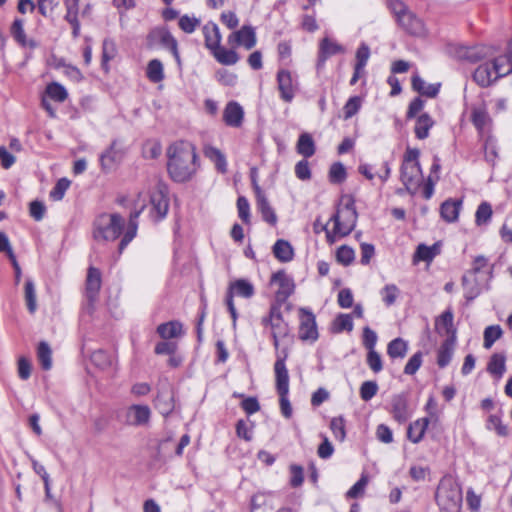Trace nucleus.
<instances>
[{"label":"nucleus","instance_id":"nucleus-1","mask_svg":"<svg viewBox=\"0 0 512 512\" xmlns=\"http://www.w3.org/2000/svg\"><path fill=\"white\" fill-rule=\"evenodd\" d=\"M167 172L176 183H185L193 179L200 168V159L196 147L188 141H176L166 151Z\"/></svg>","mask_w":512,"mask_h":512},{"label":"nucleus","instance_id":"nucleus-2","mask_svg":"<svg viewBox=\"0 0 512 512\" xmlns=\"http://www.w3.org/2000/svg\"><path fill=\"white\" fill-rule=\"evenodd\" d=\"M357 219L354 198L350 195L342 196L336 212L330 218L334 222V233L340 236L349 235L355 228Z\"/></svg>","mask_w":512,"mask_h":512},{"label":"nucleus","instance_id":"nucleus-3","mask_svg":"<svg viewBox=\"0 0 512 512\" xmlns=\"http://www.w3.org/2000/svg\"><path fill=\"white\" fill-rule=\"evenodd\" d=\"M124 223V218L118 213H102L93 222V238L97 241H114L121 235Z\"/></svg>","mask_w":512,"mask_h":512},{"label":"nucleus","instance_id":"nucleus-4","mask_svg":"<svg viewBox=\"0 0 512 512\" xmlns=\"http://www.w3.org/2000/svg\"><path fill=\"white\" fill-rule=\"evenodd\" d=\"M435 498L441 512H461L463 497L458 482H439Z\"/></svg>","mask_w":512,"mask_h":512},{"label":"nucleus","instance_id":"nucleus-5","mask_svg":"<svg viewBox=\"0 0 512 512\" xmlns=\"http://www.w3.org/2000/svg\"><path fill=\"white\" fill-rule=\"evenodd\" d=\"M147 46L149 48H153L156 45L160 44L164 48H167L172 53L176 62L180 65L181 58L178 51V43L174 36L170 33L167 28L164 27H156L152 29L147 35Z\"/></svg>","mask_w":512,"mask_h":512},{"label":"nucleus","instance_id":"nucleus-6","mask_svg":"<svg viewBox=\"0 0 512 512\" xmlns=\"http://www.w3.org/2000/svg\"><path fill=\"white\" fill-rule=\"evenodd\" d=\"M261 324L266 328H271V335H280L285 338L289 334V326L284 321L280 305H271L266 316L262 317Z\"/></svg>","mask_w":512,"mask_h":512},{"label":"nucleus","instance_id":"nucleus-7","mask_svg":"<svg viewBox=\"0 0 512 512\" xmlns=\"http://www.w3.org/2000/svg\"><path fill=\"white\" fill-rule=\"evenodd\" d=\"M102 279L101 272L95 267H89L85 282V297L87 300V310L92 313L94 304L98 300L99 291L101 289Z\"/></svg>","mask_w":512,"mask_h":512},{"label":"nucleus","instance_id":"nucleus-8","mask_svg":"<svg viewBox=\"0 0 512 512\" xmlns=\"http://www.w3.org/2000/svg\"><path fill=\"white\" fill-rule=\"evenodd\" d=\"M423 179L420 164H402L400 169V180L405 186V190L414 195Z\"/></svg>","mask_w":512,"mask_h":512},{"label":"nucleus","instance_id":"nucleus-9","mask_svg":"<svg viewBox=\"0 0 512 512\" xmlns=\"http://www.w3.org/2000/svg\"><path fill=\"white\" fill-rule=\"evenodd\" d=\"M276 79L280 98L286 103L292 102L298 87L297 77L293 76L289 70L280 69Z\"/></svg>","mask_w":512,"mask_h":512},{"label":"nucleus","instance_id":"nucleus-10","mask_svg":"<svg viewBox=\"0 0 512 512\" xmlns=\"http://www.w3.org/2000/svg\"><path fill=\"white\" fill-rule=\"evenodd\" d=\"M299 339L315 342L318 339V329L315 315L306 308H300Z\"/></svg>","mask_w":512,"mask_h":512},{"label":"nucleus","instance_id":"nucleus-11","mask_svg":"<svg viewBox=\"0 0 512 512\" xmlns=\"http://www.w3.org/2000/svg\"><path fill=\"white\" fill-rule=\"evenodd\" d=\"M256 42V32L251 25H244L228 36V44L232 47L243 46L246 50H251L255 47Z\"/></svg>","mask_w":512,"mask_h":512},{"label":"nucleus","instance_id":"nucleus-12","mask_svg":"<svg viewBox=\"0 0 512 512\" xmlns=\"http://www.w3.org/2000/svg\"><path fill=\"white\" fill-rule=\"evenodd\" d=\"M389 412L395 421L403 424L411 417L409 409L408 396L406 393L395 394L390 400Z\"/></svg>","mask_w":512,"mask_h":512},{"label":"nucleus","instance_id":"nucleus-13","mask_svg":"<svg viewBox=\"0 0 512 512\" xmlns=\"http://www.w3.org/2000/svg\"><path fill=\"white\" fill-rule=\"evenodd\" d=\"M276 361L274 364V372L276 378V390L277 393L289 392V374L285 364L288 357L286 350H283L282 355L277 352Z\"/></svg>","mask_w":512,"mask_h":512},{"label":"nucleus","instance_id":"nucleus-14","mask_svg":"<svg viewBox=\"0 0 512 512\" xmlns=\"http://www.w3.org/2000/svg\"><path fill=\"white\" fill-rule=\"evenodd\" d=\"M435 330L439 335H446L445 340H457V328L454 326L451 308H447L435 319Z\"/></svg>","mask_w":512,"mask_h":512},{"label":"nucleus","instance_id":"nucleus-15","mask_svg":"<svg viewBox=\"0 0 512 512\" xmlns=\"http://www.w3.org/2000/svg\"><path fill=\"white\" fill-rule=\"evenodd\" d=\"M253 188L256 195V204L257 208L260 211L262 218L264 221L274 226L277 223V216L275 214L274 209L270 206L269 201L262 189L258 185L254 176H252Z\"/></svg>","mask_w":512,"mask_h":512},{"label":"nucleus","instance_id":"nucleus-16","mask_svg":"<svg viewBox=\"0 0 512 512\" xmlns=\"http://www.w3.org/2000/svg\"><path fill=\"white\" fill-rule=\"evenodd\" d=\"M271 283L278 284L279 289L276 292L278 301H285L294 292V282L283 270L277 271L271 277Z\"/></svg>","mask_w":512,"mask_h":512},{"label":"nucleus","instance_id":"nucleus-17","mask_svg":"<svg viewBox=\"0 0 512 512\" xmlns=\"http://www.w3.org/2000/svg\"><path fill=\"white\" fill-rule=\"evenodd\" d=\"M151 417V410L147 405H131L126 412V422L132 426H143Z\"/></svg>","mask_w":512,"mask_h":512},{"label":"nucleus","instance_id":"nucleus-18","mask_svg":"<svg viewBox=\"0 0 512 512\" xmlns=\"http://www.w3.org/2000/svg\"><path fill=\"white\" fill-rule=\"evenodd\" d=\"M244 120V110L236 101H230L226 104L223 111V121L229 127L239 128Z\"/></svg>","mask_w":512,"mask_h":512},{"label":"nucleus","instance_id":"nucleus-19","mask_svg":"<svg viewBox=\"0 0 512 512\" xmlns=\"http://www.w3.org/2000/svg\"><path fill=\"white\" fill-rule=\"evenodd\" d=\"M10 34L14 41L22 48L35 49L38 43L34 39H28L24 30V20L16 18L10 26Z\"/></svg>","mask_w":512,"mask_h":512},{"label":"nucleus","instance_id":"nucleus-20","mask_svg":"<svg viewBox=\"0 0 512 512\" xmlns=\"http://www.w3.org/2000/svg\"><path fill=\"white\" fill-rule=\"evenodd\" d=\"M397 22L407 33L411 35L423 36L425 34V27L422 20L411 11L402 15Z\"/></svg>","mask_w":512,"mask_h":512},{"label":"nucleus","instance_id":"nucleus-21","mask_svg":"<svg viewBox=\"0 0 512 512\" xmlns=\"http://www.w3.org/2000/svg\"><path fill=\"white\" fill-rule=\"evenodd\" d=\"M455 57L471 63L478 62L486 56L484 47L481 46H458L454 50Z\"/></svg>","mask_w":512,"mask_h":512},{"label":"nucleus","instance_id":"nucleus-22","mask_svg":"<svg viewBox=\"0 0 512 512\" xmlns=\"http://www.w3.org/2000/svg\"><path fill=\"white\" fill-rule=\"evenodd\" d=\"M150 202L152 206L151 214H156L157 221L163 219L167 215L169 209V200L167 196L161 190L155 191L150 196Z\"/></svg>","mask_w":512,"mask_h":512},{"label":"nucleus","instance_id":"nucleus-23","mask_svg":"<svg viewBox=\"0 0 512 512\" xmlns=\"http://www.w3.org/2000/svg\"><path fill=\"white\" fill-rule=\"evenodd\" d=\"M203 35L205 47L212 52L221 45L222 35L218 25L214 22H208L203 26Z\"/></svg>","mask_w":512,"mask_h":512},{"label":"nucleus","instance_id":"nucleus-24","mask_svg":"<svg viewBox=\"0 0 512 512\" xmlns=\"http://www.w3.org/2000/svg\"><path fill=\"white\" fill-rule=\"evenodd\" d=\"M154 405L163 416L170 415L175 408L173 392L171 390L159 391L154 400Z\"/></svg>","mask_w":512,"mask_h":512},{"label":"nucleus","instance_id":"nucleus-25","mask_svg":"<svg viewBox=\"0 0 512 512\" xmlns=\"http://www.w3.org/2000/svg\"><path fill=\"white\" fill-rule=\"evenodd\" d=\"M473 79L479 86L488 87L499 78H496L490 63H483L474 71Z\"/></svg>","mask_w":512,"mask_h":512},{"label":"nucleus","instance_id":"nucleus-26","mask_svg":"<svg viewBox=\"0 0 512 512\" xmlns=\"http://www.w3.org/2000/svg\"><path fill=\"white\" fill-rule=\"evenodd\" d=\"M430 420L427 417L419 418L410 423L407 429V437L413 443H419L429 426Z\"/></svg>","mask_w":512,"mask_h":512},{"label":"nucleus","instance_id":"nucleus-27","mask_svg":"<svg viewBox=\"0 0 512 512\" xmlns=\"http://www.w3.org/2000/svg\"><path fill=\"white\" fill-rule=\"evenodd\" d=\"M157 333L164 340L178 338L184 335L183 325L176 320L168 321L157 327Z\"/></svg>","mask_w":512,"mask_h":512},{"label":"nucleus","instance_id":"nucleus-28","mask_svg":"<svg viewBox=\"0 0 512 512\" xmlns=\"http://www.w3.org/2000/svg\"><path fill=\"white\" fill-rule=\"evenodd\" d=\"M204 156L214 163L217 171L220 173L227 172V160L224 153L211 145H206L203 149Z\"/></svg>","mask_w":512,"mask_h":512},{"label":"nucleus","instance_id":"nucleus-29","mask_svg":"<svg viewBox=\"0 0 512 512\" xmlns=\"http://www.w3.org/2000/svg\"><path fill=\"white\" fill-rule=\"evenodd\" d=\"M457 340H444L437 350V365L445 368L452 360Z\"/></svg>","mask_w":512,"mask_h":512},{"label":"nucleus","instance_id":"nucleus-30","mask_svg":"<svg viewBox=\"0 0 512 512\" xmlns=\"http://www.w3.org/2000/svg\"><path fill=\"white\" fill-rule=\"evenodd\" d=\"M116 142H112L110 147L101 154L100 156V164L102 170L105 172H109L112 170L115 165L121 160V152L115 148Z\"/></svg>","mask_w":512,"mask_h":512},{"label":"nucleus","instance_id":"nucleus-31","mask_svg":"<svg viewBox=\"0 0 512 512\" xmlns=\"http://www.w3.org/2000/svg\"><path fill=\"white\" fill-rule=\"evenodd\" d=\"M411 84L414 91L430 98L436 97L440 89V84H426L418 74L412 76Z\"/></svg>","mask_w":512,"mask_h":512},{"label":"nucleus","instance_id":"nucleus-32","mask_svg":"<svg viewBox=\"0 0 512 512\" xmlns=\"http://www.w3.org/2000/svg\"><path fill=\"white\" fill-rule=\"evenodd\" d=\"M462 286L465 291L464 297L467 300V302L473 301L482 292V288L478 283L476 276L464 274L462 277Z\"/></svg>","mask_w":512,"mask_h":512},{"label":"nucleus","instance_id":"nucleus-33","mask_svg":"<svg viewBox=\"0 0 512 512\" xmlns=\"http://www.w3.org/2000/svg\"><path fill=\"white\" fill-rule=\"evenodd\" d=\"M461 205V200L448 199L444 201L440 207L441 217L449 223L456 221L459 216Z\"/></svg>","mask_w":512,"mask_h":512},{"label":"nucleus","instance_id":"nucleus-34","mask_svg":"<svg viewBox=\"0 0 512 512\" xmlns=\"http://www.w3.org/2000/svg\"><path fill=\"white\" fill-rule=\"evenodd\" d=\"M434 120L428 113H422L416 119V124L414 128L415 136L419 140H424L428 138L429 131L434 125Z\"/></svg>","mask_w":512,"mask_h":512},{"label":"nucleus","instance_id":"nucleus-35","mask_svg":"<svg viewBox=\"0 0 512 512\" xmlns=\"http://www.w3.org/2000/svg\"><path fill=\"white\" fill-rule=\"evenodd\" d=\"M273 254L280 262H289L293 259L294 251L291 244L283 239H278L273 245Z\"/></svg>","mask_w":512,"mask_h":512},{"label":"nucleus","instance_id":"nucleus-36","mask_svg":"<svg viewBox=\"0 0 512 512\" xmlns=\"http://www.w3.org/2000/svg\"><path fill=\"white\" fill-rule=\"evenodd\" d=\"M228 292H232V295H237L243 298H251L255 289L252 283L246 279H238L229 285Z\"/></svg>","mask_w":512,"mask_h":512},{"label":"nucleus","instance_id":"nucleus-37","mask_svg":"<svg viewBox=\"0 0 512 512\" xmlns=\"http://www.w3.org/2000/svg\"><path fill=\"white\" fill-rule=\"evenodd\" d=\"M496 78H501L512 73V59L507 55L496 57L491 63Z\"/></svg>","mask_w":512,"mask_h":512},{"label":"nucleus","instance_id":"nucleus-38","mask_svg":"<svg viewBox=\"0 0 512 512\" xmlns=\"http://www.w3.org/2000/svg\"><path fill=\"white\" fill-rule=\"evenodd\" d=\"M344 52V48L329 38H324L320 43L319 61L325 62L327 58Z\"/></svg>","mask_w":512,"mask_h":512},{"label":"nucleus","instance_id":"nucleus-39","mask_svg":"<svg viewBox=\"0 0 512 512\" xmlns=\"http://www.w3.org/2000/svg\"><path fill=\"white\" fill-rule=\"evenodd\" d=\"M212 55L222 65H234L239 60V55L233 49H226L221 45L213 50Z\"/></svg>","mask_w":512,"mask_h":512},{"label":"nucleus","instance_id":"nucleus-40","mask_svg":"<svg viewBox=\"0 0 512 512\" xmlns=\"http://www.w3.org/2000/svg\"><path fill=\"white\" fill-rule=\"evenodd\" d=\"M296 148L297 152L305 158L312 157L316 150L314 140L308 133H303L299 136Z\"/></svg>","mask_w":512,"mask_h":512},{"label":"nucleus","instance_id":"nucleus-41","mask_svg":"<svg viewBox=\"0 0 512 512\" xmlns=\"http://www.w3.org/2000/svg\"><path fill=\"white\" fill-rule=\"evenodd\" d=\"M408 351V343L402 338H395L387 346V354L390 358H404Z\"/></svg>","mask_w":512,"mask_h":512},{"label":"nucleus","instance_id":"nucleus-42","mask_svg":"<svg viewBox=\"0 0 512 512\" xmlns=\"http://www.w3.org/2000/svg\"><path fill=\"white\" fill-rule=\"evenodd\" d=\"M487 371L497 377H502L506 371V358L502 354H493L488 362Z\"/></svg>","mask_w":512,"mask_h":512},{"label":"nucleus","instance_id":"nucleus-43","mask_svg":"<svg viewBox=\"0 0 512 512\" xmlns=\"http://www.w3.org/2000/svg\"><path fill=\"white\" fill-rule=\"evenodd\" d=\"M116 54H117V47H116L115 41L110 38L104 39L103 43H102V63H101V65L105 71H108V69H109L108 63H109V61H111L115 58Z\"/></svg>","mask_w":512,"mask_h":512},{"label":"nucleus","instance_id":"nucleus-44","mask_svg":"<svg viewBox=\"0 0 512 512\" xmlns=\"http://www.w3.org/2000/svg\"><path fill=\"white\" fill-rule=\"evenodd\" d=\"M24 298L29 313L34 314L37 310V300L35 284L31 279H26L25 281Z\"/></svg>","mask_w":512,"mask_h":512},{"label":"nucleus","instance_id":"nucleus-45","mask_svg":"<svg viewBox=\"0 0 512 512\" xmlns=\"http://www.w3.org/2000/svg\"><path fill=\"white\" fill-rule=\"evenodd\" d=\"M37 357L43 370H50L52 367V351L49 344L41 341L37 348Z\"/></svg>","mask_w":512,"mask_h":512},{"label":"nucleus","instance_id":"nucleus-46","mask_svg":"<svg viewBox=\"0 0 512 512\" xmlns=\"http://www.w3.org/2000/svg\"><path fill=\"white\" fill-rule=\"evenodd\" d=\"M493 210L489 202L483 201L477 207L475 213V223L477 226L487 225L492 218Z\"/></svg>","mask_w":512,"mask_h":512},{"label":"nucleus","instance_id":"nucleus-47","mask_svg":"<svg viewBox=\"0 0 512 512\" xmlns=\"http://www.w3.org/2000/svg\"><path fill=\"white\" fill-rule=\"evenodd\" d=\"M147 78L153 82L158 83L164 79L163 64L158 59H152L147 65L146 71Z\"/></svg>","mask_w":512,"mask_h":512},{"label":"nucleus","instance_id":"nucleus-48","mask_svg":"<svg viewBox=\"0 0 512 512\" xmlns=\"http://www.w3.org/2000/svg\"><path fill=\"white\" fill-rule=\"evenodd\" d=\"M45 93L49 98L57 102H64L68 98V92L63 85L52 82L46 86Z\"/></svg>","mask_w":512,"mask_h":512},{"label":"nucleus","instance_id":"nucleus-49","mask_svg":"<svg viewBox=\"0 0 512 512\" xmlns=\"http://www.w3.org/2000/svg\"><path fill=\"white\" fill-rule=\"evenodd\" d=\"M440 253L439 244L435 243L432 246H427L425 244H419L415 256L421 261H432V259Z\"/></svg>","mask_w":512,"mask_h":512},{"label":"nucleus","instance_id":"nucleus-50","mask_svg":"<svg viewBox=\"0 0 512 512\" xmlns=\"http://www.w3.org/2000/svg\"><path fill=\"white\" fill-rule=\"evenodd\" d=\"M330 429L336 440L342 442L346 438V421L343 416L333 417L330 421Z\"/></svg>","mask_w":512,"mask_h":512},{"label":"nucleus","instance_id":"nucleus-51","mask_svg":"<svg viewBox=\"0 0 512 512\" xmlns=\"http://www.w3.org/2000/svg\"><path fill=\"white\" fill-rule=\"evenodd\" d=\"M503 332L499 325L488 326L484 330V343L486 349H490L496 340L500 339Z\"/></svg>","mask_w":512,"mask_h":512},{"label":"nucleus","instance_id":"nucleus-52","mask_svg":"<svg viewBox=\"0 0 512 512\" xmlns=\"http://www.w3.org/2000/svg\"><path fill=\"white\" fill-rule=\"evenodd\" d=\"M380 294L384 304L389 307L396 302L400 290L395 284H387L381 289Z\"/></svg>","mask_w":512,"mask_h":512},{"label":"nucleus","instance_id":"nucleus-53","mask_svg":"<svg viewBox=\"0 0 512 512\" xmlns=\"http://www.w3.org/2000/svg\"><path fill=\"white\" fill-rule=\"evenodd\" d=\"M347 172L345 166L341 162H335L329 170V181L333 184H340L345 181Z\"/></svg>","mask_w":512,"mask_h":512},{"label":"nucleus","instance_id":"nucleus-54","mask_svg":"<svg viewBox=\"0 0 512 512\" xmlns=\"http://www.w3.org/2000/svg\"><path fill=\"white\" fill-rule=\"evenodd\" d=\"M70 184L71 182L67 178L59 179L49 193L50 198L54 201L62 200Z\"/></svg>","mask_w":512,"mask_h":512},{"label":"nucleus","instance_id":"nucleus-55","mask_svg":"<svg viewBox=\"0 0 512 512\" xmlns=\"http://www.w3.org/2000/svg\"><path fill=\"white\" fill-rule=\"evenodd\" d=\"M362 105V99L359 96H353L348 99L343 107L344 119H349L356 115Z\"/></svg>","mask_w":512,"mask_h":512},{"label":"nucleus","instance_id":"nucleus-56","mask_svg":"<svg viewBox=\"0 0 512 512\" xmlns=\"http://www.w3.org/2000/svg\"><path fill=\"white\" fill-rule=\"evenodd\" d=\"M487 429L494 430L497 435L506 437L508 435V428L502 423V420L497 415H490L486 424Z\"/></svg>","mask_w":512,"mask_h":512},{"label":"nucleus","instance_id":"nucleus-57","mask_svg":"<svg viewBox=\"0 0 512 512\" xmlns=\"http://www.w3.org/2000/svg\"><path fill=\"white\" fill-rule=\"evenodd\" d=\"M355 258V252L354 250L347 246L342 245L337 249L336 252V259L339 263L343 264L344 266L350 265Z\"/></svg>","mask_w":512,"mask_h":512},{"label":"nucleus","instance_id":"nucleus-58","mask_svg":"<svg viewBox=\"0 0 512 512\" xmlns=\"http://www.w3.org/2000/svg\"><path fill=\"white\" fill-rule=\"evenodd\" d=\"M378 384L376 381H365L360 386V397L363 401L371 400L378 392Z\"/></svg>","mask_w":512,"mask_h":512},{"label":"nucleus","instance_id":"nucleus-59","mask_svg":"<svg viewBox=\"0 0 512 512\" xmlns=\"http://www.w3.org/2000/svg\"><path fill=\"white\" fill-rule=\"evenodd\" d=\"M91 361L95 366L101 369H106L112 364L111 357L104 350L94 351L91 355Z\"/></svg>","mask_w":512,"mask_h":512},{"label":"nucleus","instance_id":"nucleus-60","mask_svg":"<svg viewBox=\"0 0 512 512\" xmlns=\"http://www.w3.org/2000/svg\"><path fill=\"white\" fill-rule=\"evenodd\" d=\"M423 355L420 351L413 354L404 367V374L414 375L422 365Z\"/></svg>","mask_w":512,"mask_h":512},{"label":"nucleus","instance_id":"nucleus-61","mask_svg":"<svg viewBox=\"0 0 512 512\" xmlns=\"http://www.w3.org/2000/svg\"><path fill=\"white\" fill-rule=\"evenodd\" d=\"M179 27L185 33L191 34L196 28L200 25V20L196 17H190L188 15H183L179 19Z\"/></svg>","mask_w":512,"mask_h":512},{"label":"nucleus","instance_id":"nucleus-62","mask_svg":"<svg viewBox=\"0 0 512 512\" xmlns=\"http://www.w3.org/2000/svg\"><path fill=\"white\" fill-rule=\"evenodd\" d=\"M471 119H472V123L474 124V126L478 130H482L486 126V124L489 120V116H488V113L485 111V109L475 108L472 111Z\"/></svg>","mask_w":512,"mask_h":512},{"label":"nucleus","instance_id":"nucleus-63","mask_svg":"<svg viewBox=\"0 0 512 512\" xmlns=\"http://www.w3.org/2000/svg\"><path fill=\"white\" fill-rule=\"evenodd\" d=\"M366 363L374 373H379L383 369L381 356L376 350L368 351Z\"/></svg>","mask_w":512,"mask_h":512},{"label":"nucleus","instance_id":"nucleus-64","mask_svg":"<svg viewBox=\"0 0 512 512\" xmlns=\"http://www.w3.org/2000/svg\"><path fill=\"white\" fill-rule=\"evenodd\" d=\"M252 428V425L249 426L245 420L240 419L236 423V434L239 438L249 442L253 438Z\"/></svg>","mask_w":512,"mask_h":512}]
</instances>
